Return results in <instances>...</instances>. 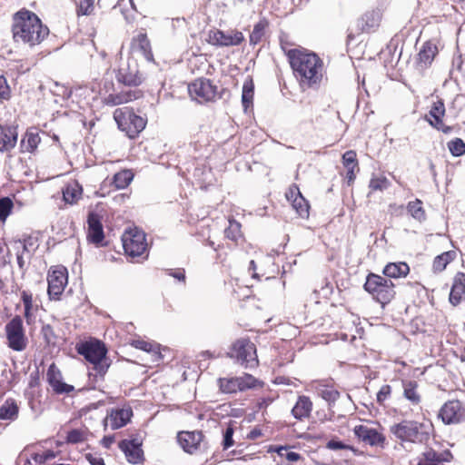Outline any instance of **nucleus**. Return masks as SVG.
Here are the masks:
<instances>
[{
  "mask_svg": "<svg viewBox=\"0 0 465 465\" xmlns=\"http://www.w3.org/2000/svg\"><path fill=\"white\" fill-rule=\"evenodd\" d=\"M230 357L235 358L236 361L244 368H253L258 365L256 347L254 343L247 339H241L232 345Z\"/></svg>",
  "mask_w": 465,
  "mask_h": 465,
  "instance_id": "6e6552de",
  "label": "nucleus"
},
{
  "mask_svg": "<svg viewBox=\"0 0 465 465\" xmlns=\"http://www.w3.org/2000/svg\"><path fill=\"white\" fill-rule=\"evenodd\" d=\"M87 240L96 246L104 245V227L98 213L90 212L87 216Z\"/></svg>",
  "mask_w": 465,
  "mask_h": 465,
  "instance_id": "dca6fc26",
  "label": "nucleus"
},
{
  "mask_svg": "<svg viewBox=\"0 0 465 465\" xmlns=\"http://www.w3.org/2000/svg\"><path fill=\"white\" fill-rule=\"evenodd\" d=\"M408 212L411 215L419 222L425 220V211L422 208V203L420 200L410 202L407 206Z\"/></svg>",
  "mask_w": 465,
  "mask_h": 465,
  "instance_id": "a19ab883",
  "label": "nucleus"
},
{
  "mask_svg": "<svg viewBox=\"0 0 465 465\" xmlns=\"http://www.w3.org/2000/svg\"><path fill=\"white\" fill-rule=\"evenodd\" d=\"M19 407L15 400L8 399L0 407V420H15L18 417Z\"/></svg>",
  "mask_w": 465,
  "mask_h": 465,
  "instance_id": "473e14b6",
  "label": "nucleus"
},
{
  "mask_svg": "<svg viewBox=\"0 0 465 465\" xmlns=\"http://www.w3.org/2000/svg\"><path fill=\"white\" fill-rule=\"evenodd\" d=\"M209 43L218 46H234L239 45L244 41L242 32L231 30L223 32L222 30L210 31Z\"/></svg>",
  "mask_w": 465,
  "mask_h": 465,
  "instance_id": "2eb2a0df",
  "label": "nucleus"
},
{
  "mask_svg": "<svg viewBox=\"0 0 465 465\" xmlns=\"http://www.w3.org/2000/svg\"><path fill=\"white\" fill-rule=\"evenodd\" d=\"M94 0H79L78 15H88L94 10Z\"/></svg>",
  "mask_w": 465,
  "mask_h": 465,
  "instance_id": "603ef678",
  "label": "nucleus"
},
{
  "mask_svg": "<svg viewBox=\"0 0 465 465\" xmlns=\"http://www.w3.org/2000/svg\"><path fill=\"white\" fill-rule=\"evenodd\" d=\"M438 53V47L435 44L428 41L423 44L418 54V66L420 69H425L430 66Z\"/></svg>",
  "mask_w": 465,
  "mask_h": 465,
  "instance_id": "cd10ccee",
  "label": "nucleus"
},
{
  "mask_svg": "<svg viewBox=\"0 0 465 465\" xmlns=\"http://www.w3.org/2000/svg\"><path fill=\"white\" fill-rule=\"evenodd\" d=\"M114 440H115L114 435H107L102 439L101 444L103 445L104 448L110 449L111 445L114 442Z\"/></svg>",
  "mask_w": 465,
  "mask_h": 465,
  "instance_id": "69168bd1",
  "label": "nucleus"
},
{
  "mask_svg": "<svg viewBox=\"0 0 465 465\" xmlns=\"http://www.w3.org/2000/svg\"><path fill=\"white\" fill-rule=\"evenodd\" d=\"M142 442L134 438L132 440H123L118 443L119 449L125 454L128 462L139 464L143 460V451L141 448Z\"/></svg>",
  "mask_w": 465,
  "mask_h": 465,
  "instance_id": "f3484780",
  "label": "nucleus"
},
{
  "mask_svg": "<svg viewBox=\"0 0 465 465\" xmlns=\"http://www.w3.org/2000/svg\"><path fill=\"white\" fill-rule=\"evenodd\" d=\"M457 254L454 251L444 252L434 258L432 269L435 272H440L446 269L447 265L451 262Z\"/></svg>",
  "mask_w": 465,
  "mask_h": 465,
  "instance_id": "f704fd0d",
  "label": "nucleus"
},
{
  "mask_svg": "<svg viewBox=\"0 0 465 465\" xmlns=\"http://www.w3.org/2000/svg\"><path fill=\"white\" fill-rule=\"evenodd\" d=\"M342 163L345 168H358V160L355 151L349 150L342 154Z\"/></svg>",
  "mask_w": 465,
  "mask_h": 465,
  "instance_id": "09e8293b",
  "label": "nucleus"
},
{
  "mask_svg": "<svg viewBox=\"0 0 465 465\" xmlns=\"http://www.w3.org/2000/svg\"><path fill=\"white\" fill-rule=\"evenodd\" d=\"M133 416L131 408L112 410L110 414L104 420V428L106 430L108 422L112 430H117L125 426Z\"/></svg>",
  "mask_w": 465,
  "mask_h": 465,
  "instance_id": "4be33fe9",
  "label": "nucleus"
},
{
  "mask_svg": "<svg viewBox=\"0 0 465 465\" xmlns=\"http://www.w3.org/2000/svg\"><path fill=\"white\" fill-rule=\"evenodd\" d=\"M409 272V265L403 262H390L384 267L382 271L385 276L394 279L405 277Z\"/></svg>",
  "mask_w": 465,
  "mask_h": 465,
  "instance_id": "2f4dec72",
  "label": "nucleus"
},
{
  "mask_svg": "<svg viewBox=\"0 0 465 465\" xmlns=\"http://www.w3.org/2000/svg\"><path fill=\"white\" fill-rule=\"evenodd\" d=\"M14 204L10 198L3 197L0 199V221H5L10 214Z\"/></svg>",
  "mask_w": 465,
  "mask_h": 465,
  "instance_id": "8fccbe9b",
  "label": "nucleus"
},
{
  "mask_svg": "<svg viewBox=\"0 0 465 465\" xmlns=\"http://www.w3.org/2000/svg\"><path fill=\"white\" fill-rule=\"evenodd\" d=\"M421 424L413 420H403L391 426V433L398 439L405 441L416 442L420 440V428Z\"/></svg>",
  "mask_w": 465,
  "mask_h": 465,
  "instance_id": "4468645a",
  "label": "nucleus"
},
{
  "mask_svg": "<svg viewBox=\"0 0 465 465\" xmlns=\"http://www.w3.org/2000/svg\"><path fill=\"white\" fill-rule=\"evenodd\" d=\"M439 417L444 424H458L465 420V403L459 400L449 401L440 408Z\"/></svg>",
  "mask_w": 465,
  "mask_h": 465,
  "instance_id": "f8f14e48",
  "label": "nucleus"
},
{
  "mask_svg": "<svg viewBox=\"0 0 465 465\" xmlns=\"http://www.w3.org/2000/svg\"><path fill=\"white\" fill-rule=\"evenodd\" d=\"M5 333L8 346L12 350L21 351L25 349L27 339L25 334L21 316L15 315L8 323H6Z\"/></svg>",
  "mask_w": 465,
  "mask_h": 465,
  "instance_id": "9d476101",
  "label": "nucleus"
},
{
  "mask_svg": "<svg viewBox=\"0 0 465 465\" xmlns=\"http://www.w3.org/2000/svg\"><path fill=\"white\" fill-rule=\"evenodd\" d=\"M326 447L329 449V450H347V449H351V446L349 445H346L345 443H343L342 441L341 440H331L327 442L326 444Z\"/></svg>",
  "mask_w": 465,
  "mask_h": 465,
  "instance_id": "bf43d9fd",
  "label": "nucleus"
},
{
  "mask_svg": "<svg viewBox=\"0 0 465 465\" xmlns=\"http://www.w3.org/2000/svg\"><path fill=\"white\" fill-rule=\"evenodd\" d=\"M46 380L49 385L57 394L70 393L74 390L73 385L62 381V374L54 363H52L46 372Z\"/></svg>",
  "mask_w": 465,
  "mask_h": 465,
  "instance_id": "412c9836",
  "label": "nucleus"
},
{
  "mask_svg": "<svg viewBox=\"0 0 465 465\" xmlns=\"http://www.w3.org/2000/svg\"><path fill=\"white\" fill-rule=\"evenodd\" d=\"M142 96L140 90H130L120 92L118 94H111L104 98V104L109 106H115L124 103L131 102Z\"/></svg>",
  "mask_w": 465,
  "mask_h": 465,
  "instance_id": "c85d7f7f",
  "label": "nucleus"
},
{
  "mask_svg": "<svg viewBox=\"0 0 465 465\" xmlns=\"http://www.w3.org/2000/svg\"><path fill=\"white\" fill-rule=\"evenodd\" d=\"M21 298L24 302L25 309L28 310L33 308V297L31 293L26 291H23Z\"/></svg>",
  "mask_w": 465,
  "mask_h": 465,
  "instance_id": "680f3d73",
  "label": "nucleus"
},
{
  "mask_svg": "<svg viewBox=\"0 0 465 465\" xmlns=\"http://www.w3.org/2000/svg\"><path fill=\"white\" fill-rule=\"evenodd\" d=\"M122 241L124 252L130 257H140L147 250L145 233L138 229L126 231Z\"/></svg>",
  "mask_w": 465,
  "mask_h": 465,
  "instance_id": "1a4fd4ad",
  "label": "nucleus"
},
{
  "mask_svg": "<svg viewBox=\"0 0 465 465\" xmlns=\"http://www.w3.org/2000/svg\"><path fill=\"white\" fill-rule=\"evenodd\" d=\"M389 186L390 182L384 176L371 178L369 184V187L372 191H383L387 189Z\"/></svg>",
  "mask_w": 465,
  "mask_h": 465,
  "instance_id": "de8ad7c7",
  "label": "nucleus"
},
{
  "mask_svg": "<svg viewBox=\"0 0 465 465\" xmlns=\"http://www.w3.org/2000/svg\"><path fill=\"white\" fill-rule=\"evenodd\" d=\"M203 435L202 431H181L177 435V440L183 450L190 454L194 453L202 442Z\"/></svg>",
  "mask_w": 465,
  "mask_h": 465,
  "instance_id": "5701e85b",
  "label": "nucleus"
},
{
  "mask_svg": "<svg viewBox=\"0 0 465 465\" xmlns=\"http://www.w3.org/2000/svg\"><path fill=\"white\" fill-rule=\"evenodd\" d=\"M446 109L442 99H438L434 102L429 111V114L425 116V120L434 129L449 134L452 132V127L446 125L443 122Z\"/></svg>",
  "mask_w": 465,
  "mask_h": 465,
  "instance_id": "ddd939ff",
  "label": "nucleus"
},
{
  "mask_svg": "<svg viewBox=\"0 0 465 465\" xmlns=\"http://www.w3.org/2000/svg\"><path fill=\"white\" fill-rule=\"evenodd\" d=\"M77 352L92 363L95 375L104 376L108 368L106 353L107 350L104 342L100 341H86L77 348Z\"/></svg>",
  "mask_w": 465,
  "mask_h": 465,
  "instance_id": "7ed1b4c3",
  "label": "nucleus"
},
{
  "mask_svg": "<svg viewBox=\"0 0 465 465\" xmlns=\"http://www.w3.org/2000/svg\"><path fill=\"white\" fill-rule=\"evenodd\" d=\"M87 429H73L67 432L65 441L69 444L82 443L87 440Z\"/></svg>",
  "mask_w": 465,
  "mask_h": 465,
  "instance_id": "ea45409f",
  "label": "nucleus"
},
{
  "mask_svg": "<svg viewBox=\"0 0 465 465\" xmlns=\"http://www.w3.org/2000/svg\"><path fill=\"white\" fill-rule=\"evenodd\" d=\"M418 384L416 381H406L403 382V395L412 404H419L420 401V396L417 392Z\"/></svg>",
  "mask_w": 465,
  "mask_h": 465,
  "instance_id": "e433bc0d",
  "label": "nucleus"
},
{
  "mask_svg": "<svg viewBox=\"0 0 465 465\" xmlns=\"http://www.w3.org/2000/svg\"><path fill=\"white\" fill-rule=\"evenodd\" d=\"M114 118L119 129L125 132L129 138H135L146 126V119L137 115L129 107L118 108L114 113Z\"/></svg>",
  "mask_w": 465,
  "mask_h": 465,
  "instance_id": "39448f33",
  "label": "nucleus"
},
{
  "mask_svg": "<svg viewBox=\"0 0 465 465\" xmlns=\"http://www.w3.org/2000/svg\"><path fill=\"white\" fill-rule=\"evenodd\" d=\"M188 92L193 100L199 104L213 102L221 95L218 86L207 78H198L188 85Z\"/></svg>",
  "mask_w": 465,
  "mask_h": 465,
  "instance_id": "0eeeda50",
  "label": "nucleus"
},
{
  "mask_svg": "<svg viewBox=\"0 0 465 465\" xmlns=\"http://www.w3.org/2000/svg\"><path fill=\"white\" fill-rule=\"evenodd\" d=\"M169 275L173 276V278L177 279L180 282H185V273L183 270L171 272Z\"/></svg>",
  "mask_w": 465,
  "mask_h": 465,
  "instance_id": "774afa93",
  "label": "nucleus"
},
{
  "mask_svg": "<svg viewBox=\"0 0 465 465\" xmlns=\"http://www.w3.org/2000/svg\"><path fill=\"white\" fill-rule=\"evenodd\" d=\"M449 300H450V302L453 306L459 305L462 300H465V273L464 272H458L454 276Z\"/></svg>",
  "mask_w": 465,
  "mask_h": 465,
  "instance_id": "a878e982",
  "label": "nucleus"
},
{
  "mask_svg": "<svg viewBox=\"0 0 465 465\" xmlns=\"http://www.w3.org/2000/svg\"><path fill=\"white\" fill-rule=\"evenodd\" d=\"M298 195H302L299 188L297 185L293 184L292 185L288 192L286 193V198L288 199V201L292 202V199L293 198H297Z\"/></svg>",
  "mask_w": 465,
  "mask_h": 465,
  "instance_id": "e2e57ef3",
  "label": "nucleus"
},
{
  "mask_svg": "<svg viewBox=\"0 0 465 465\" xmlns=\"http://www.w3.org/2000/svg\"><path fill=\"white\" fill-rule=\"evenodd\" d=\"M448 148L450 153L455 157L465 154V143L460 138H455L449 142Z\"/></svg>",
  "mask_w": 465,
  "mask_h": 465,
  "instance_id": "a18cd8bd",
  "label": "nucleus"
},
{
  "mask_svg": "<svg viewBox=\"0 0 465 465\" xmlns=\"http://www.w3.org/2000/svg\"><path fill=\"white\" fill-rule=\"evenodd\" d=\"M48 295L50 299L57 300L67 284V275L63 270H54L47 277Z\"/></svg>",
  "mask_w": 465,
  "mask_h": 465,
  "instance_id": "6ab92c4d",
  "label": "nucleus"
},
{
  "mask_svg": "<svg viewBox=\"0 0 465 465\" xmlns=\"http://www.w3.org/2000/svg\"><path fill=\"white\" fill-rule=\"evenodd\" d=\"M280 456H284L289 461H297L301 459V455L294 451H288L287 448L280 447L278 450Z\"/></svg>",
  "mask_w": 465,
  "mask_h": 465,
  "instance_id": "5fc2aeb1",
  "label": "nucleus"
},
{
  "mask_svg": "<svg viewBox=\"0 0 465 465\" xmlns=\"http://www.w3.org/2000/svg\"><path fill=\"white\" fill-rule=\"evenodd\" d=\"M391 388L390 385H383L377 393V401L382 404L391 395Z\"/></svg>",
  "mask_w": 465,
  "mask_h": 465,
  "instance_id": "4d7b16f0",
  "label": "nucleus"
},
{
  "mask_svg": "<svg viewBox=\"0 0 465 465\" xmlns=\"http://www.w3.org/2000/svg\"><path fill=\"white\" fill-rule=\"evenodd\" d=\"M11 31L16 45L29 48L39 45L49 35V28L41 19L34 12L25 9L13 15Z\"/></svg>",
  "mask_w": 465,
  "mask_h": 465,
  "instance_id": "f257e3e1",
  "label": "nucleus"
},
{
  "mask_svg": "<svg viewBox=\"0 0 465 465\" xmlns=\"http://www.w3.org/2000/svg\"><path fill=\"white\" fill-rule=\"evenodd\" d=\"M132 345L136 349L151 353L153 361H159L162 359L160 346L157 343H152L143 340H134Z\"/></svg>",
  "mask_w": 465,
  "mask_h": 465,
  "instance_id": "72a5a7b5",
  "label": "nucleus"
},
{
  "mask_svg": "<svg viewBox=\"0 0 465 465\" xmlns=\"http://www.w3.org/2000/svg\"><path fill=\"white\" fill-rule=\"evenodd\" d=\"M347 169V173H346V178L348 180V183L351 184V183L354 182L355 178H356V174H355V172L359 171V167L358 168H346Z\"/></svg>",
  "mask_w": 465,
  "mask_h": 465,
  "instance_id": "338daca9",
  "label": "nucleus"
},
{
  "mask_svg": "<svg viewBox=\"0 0 465 465\" xmlns=\"http://www.w3.org/2000/svg\"><path fill=\"white\" fill-rule=\"evenodd\" d=\"M133 173L129 170H124L114 174V184L117 189L126 188L133 180Z\"/></svg>",
  "mask_w": 465,
  "mask_h": 465,
  "instance_id": "58836bf2",
  "label": "nucleus"
},
{
  "mask_svg": "<svg viewBox=\"0 0 465 465\" xmlns=\"http://www.w3.org/2000/svg\"><path fill=\"white\" fill-rule=\"evenodd\" d=\"M254 84L252 80L249 79L242 85V103L245 110L252 104Z\"/></svg>",
  "mask_w": 465,
  "mask_h": 465,
  "instance_id": "4c0bfd02",
  "label": "nucleus"
},
{
  "mask_svg": "<svg viewBox=\"0 0 465 465\" xmlns=\"http://www.w3.org/2000/svg\"><path fill=\"white\" fill-rule=\"evenodd\" d=\"M258 383L259 381L251 374H244L241 377L218 379L219 388L223 393L244 391L255 388Z\"/></svg>",
  "mask_w": 465,
  "mask_h": 465,
  "instance_id": "9b49d317",
  "label": "nucleus"
},
{
  "mask_svg": "<svg viewBox=\"0 0 465 465\" xmlns=\"http://www.w3.org/2000/svg\"><path fill=\"white\" fill-rule=\"evenodd\" d=\"M381 13L379 9H371L363 13L356 21L349 26L347 39L354 40L361 34L375 32L381 24Z\"/></svg>",
  "mask_w": 465,
  "mask_h": 465,
  "instance_id": "423d86ee",
  "label": "nucleus"
},
{
  "mask_svg": "<svg viewBox=\"0 0 465 465\" xmlns=\"http://www.w3.org/2000/svg\"><path fill=\"white\" fill-rule=\"evenodd\" d=\"M82 195V188L78 183L68 184L63 190V197L65 203L74 204L75 203Z\"/></svg>",
  "mask_w": 465,
  "mask_h": 465,
  "instance_id": "c9c22d12",
  "label": "nucleus"
},
{
  "mask_svg": "<svg viewBox=\"0 0 465 465\" xmlns=\"http://www.w3.org/2000/svg\"><path fill=\"white\" fill-rule=\"evenodd\" d=\"M10 98V88L6 79L0 75V99L8 100Z\"/></svg>",
  "mask_w": 465,
  "mask_h": 465,
  "instance_id": "6e6d98bb",
  "label": "nucleus"
},
{
  "mask_svg": "<svg viewBox=\"0 0 465 465\" xmlns=\"http://www.w3.org/2000/svg\"><path fill=\"white\" fill-rule=\"evenodd\" d=\"M41 334L47 345L54 346L56 344L57 336L54 332V328L50 324L42 325Z\"/></svg>",
  "mask_w": 465,
  "mask_h": 465,
  "instance_id": "49530a36",
  "label": "nucleus"
},
{
  "mask_svg": "<svg viewBox=\"0 0 465 465\" xmlns=\"http://www.w3.org/2000/svg\"><path fill=\"white\" fill-rule=\"evenodd\" d=\"M17 128L15 125L0 124V152H9L17 143Z\"/></svg>",
  "mask_w": 465,
  "mask_h": 465,
  "instance_id": "b1692460",
  "label": "nucleus"
},
{
  "mask_svg": "<svg viewBox=\"0 0 465 465\" xmlns=\"http://www.w3.org/2000/svg\"><path fill=\"white\" fill-rule=\"evenodd\" d=\"M355 436L361 441L370 446H382L385 441L383 434L378 431L377 429L369 427L367 425H357L353 429Z\"/></svg>",
  "mask_w": 465,
  "mask_h": 465,
  "instance_id": "a211bd4d",
  "label": "nucleus"
},
{
  "mask_svg": "<svg viewBox=\"0 0 465 465\" xmlns=\"http://www.w3.org/2000/svg\"><path fill=\"white\" fill-rule=\"evenodd\" d=\"M312 411V402L308 396L301 395L292 409V416L299 420L309 418Z\"/></svg>",
  "mask_w": 465,
  "mask_h": 465,
  "instance_id": "c756f323",
  "label": "nucleus"
},
{
  "mask_svg": "<svg viewBox=\"0 0 465 465\" xmlns=\"http://www.w3.org/2000/svg\"><path fill=\"white\" fill-rule=\"evenodd\" d=\"M452 458V453L449 450L438 452L432 449H429L421 454L418 464L440 465V463L443 462H450Z\"/></svg>",
  "mask_w": 465,
  "mask_h": 465,
  "instance_id": "393cba45",
  "label": "nucleus"
},
{
  "mask_svg": "<svg viewBox=\"0 0 465 465\" xmlns=\"http://www.w3.org/2000/svg\"><path fill=\"white\" fill-rule=\"evenodd\" d=\"M39 143L40 137L38 134L27 132L25 137L21 142V145L26 152H32L37 147Z\"/></svg>",
  "mask_w": 465,
  "mask_h": 465,
  "instance_id": "c03bdc74",
  "label": "nucleus"
},
{
  "mask_svg": "<svg viewBox=\"0 0 465 465\" xmlns=\"http://www.w3.org/2000/svg\"><path fill=\"white\" fill-rule=\"evenodd\" d=\"M116 79L119 83L128 86H138L143 82L142 75L134 62L133 64L128 62L126 67H120L116 74Z\"/></svg>",
  "mask_w": 465,
  "mask_h": 465,
  "instance_id": "aec40b11",
  "label": "nucleus"
},
{
  "mask_svg": "<svg viewBox=\"0 0 465 465\" xmlns=\"http://www.w3.org/2000/svg\"><path fill=\"white\" fill-rule=\"evenodd\" d=\"M312 386L317 395L327 401L329 406L334 405L341 396L337 390L323 381H314Z\"/></svg>",
  "mask_w": 465,
  "mask_h": 465,
  "instance_id": "bb28decb",
  "label": "nucleus"
},
{
  "mask_svg": "<svg viewBox=\"0 0 465 465\" xmlns=\"http://www.w3.org/2000/svg\"><path fill=\"white\" fill-rule=\"evenodd\" d=\"M85 459L91 465H105L103 458L91 453L85 454Z\"/></svg>",
  "mask_w": 465,
  "mask_h": 465,
  "instance_id": "0e129e2a",
  "label": "nucleus"
},
{
  "mask_svg": "<svg viewBox=\"0 0 465 465\" xmlns=\"http://www.w3.org/2000/svg\"><path fill=\"white\" fill-rule=\"evenodd\" d=\"M26 253L23 251H20L19 249L17 250L16 252V261H17V264H18V267L20 269V271H22L23 272H25L26 271V262L25 260V255Z\"/></svg>",
  "mask_w": 465,
  "mask_h": 465,
  "instance_id": "052dcab7",
  "label": "nucleus"
},
{
  "mask_svg": "<svg viewBox=\"0 0 465 465\" xmlns=\"http://www.w3.org/2000/svg\"><path fill=\"white\" fill-rule=\"evenodd\" d=\"M240 223L235 221H230L229 227L225 230V235L228 239L236 241L240 237Z\"/></svg>",
  "mask_w": 465,
  "mask_h": 465,
  "instance_id": "3c124183",
  "label": "nucleus"
},
{
  "mask_svg": "<svg viewBox=\"0 0 465 465\" xmlns=\"http://www.w3.org/2000/svg\"><path fill=\"white\" fill-rule=\"evenodd\" d=\"M132 48L135 52H140L147 61L153 60L151 44L146 34L140 33L134 37L132 41Z\"/></svg>",
  "mask_w": 465,
  "mask_h": 465,
  "instance_id": "7c9ffc66",
  "label": "nucleus"
},
{
  "mask_svg": "<svg viewBox=\"0 0 465 465\" xmlns=\"http://www.w3.org/2000/svg\"><path fill=\"white\" fill-rule=\"evenodd\" d=\"M292 205L302 218L309 216L310 205L302 195H298L297 198H293Z\"/></svg>",
  "mask_w": 465,
  "mask_h": 465,
  "instance_id": "37998d69",
  "label": "nucleus"
},
{
  "mask_svg": "<svg viewBox=\"0 0 465 465\" xmlns=\"http://www.w3.org/2000/svg\"><path fill=\"white\" fill-rule=\"evenodd\" d=\"M363 287L382 306L388 304L396 293L391 280L375 273L368 274Z\"/></svg>",
  "mask_w": 465,
  "mask_h": 465,
  "instance_id": "20e7f679",
  "label": "nucleus"
},
{
  "mask_svg": "<svg viewBox=\"0 0 465 465\" xmlns=\"http://www.w3.org/2000/svg\"><path fill=\"white\" fill-rule=\"evenodd\" d=\"M267 25H268V23L265 20H261L257 24L254 25L253 30L250 35V44L251 45H255L261 42V40L264 35V31H265Z\"/></svg>",
  "mask_w": 465,
  "mask_h": 465,
  "instance_id": "79ce46f5",
  "label": "nucleus"
},
{
  "mask_svg": "<svg viewBox=\"0 0 465 465\" xmlns=\"http://www.w3.org/2000/svg\"><path fill=\"white\" fill-rule=\"evenodd\" d=\"M234 430L232 426H228L223 432V447L224 450L229 449L234 443L232 436Z\"/></svg>",
  "mask_w": 465,
  "mask_h": 465,
  "instance_id": "864d4df0",
  "label": "nucleus"
},
{
  "mask_svg": "<svg viewBox=\"0 0 465 465\" xmlns=\"http://www.w3.org/2000/svg\"><path fill=\"white\" fill-rule=\"evenodd\" d=\"M291 66L303 86H318L322 78L323 63L314 53L290 49L287 53Z\"/></svg>",
  "mask_w": 465,
  "mask_h": 465,
  "instance_id": "f03ea898",
  "label": "nucleus"
},
{
  "mask_svg": "<svg viewBox=\"0 0 465 465\" xmlns=\"http://www.w3.org/2000/svg\"><path fill=\"white\" fill-rule=\"evenodd\" d=\"M17 243H19L22 247V251L27 253V259H30V249L34 246V241L31 236H27L23 241L18 240Z\"/></svg>",
  "mask_w": 465,
  "mask_h": 465,
  "instance_id": "13d9d810",
  "label": "nucleus"
}]
</instances>
